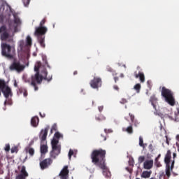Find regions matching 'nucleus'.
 Listing matches in <instances>:
<instances>
[{"label": "nucleus", "instance_id": "1", "mask_svg": "<svg viewBox=\"0 0 179 179\" xmlns=\"http://www.w3.org/2000/svg\"><path fill=\"white\" fill-rule=\"evenodd\" d=\"M13 20L9 22L8 27L10 30L13 31V34H9L8 29L6 26L0 27V34L2 41L4 43H1V55L6 57L8 59H13L16 55V49H15V41L13 36L15 33L19 31V27L22 24V21L19 16L16 13H13Z\"/></svg>", "mask_w": 179, "mask_h": 179}, {"label": "nucleus", "instance_id": "2", "mask_svg": "<svg viewBox=\"0 0 179 179\" xmlns=\"http://www.w3.org/2000/svg\"><path fill=\"white\" fill-rule=\"evenodd\" d=\"M34 71L36 72L34 76H31V80H27V82L30 83L31 86L34 87V90H38V87H37V84L40 85L43 80H47L48 82H51L52 80V76H49L48 72L47 71V69L43 66L41 62H37L34 66Z\"/></svg>", "mask_w": 179, "mask_h": 179}, {"label": "nucleus", "instance_id": "3", "mask_svg": "<svg viewBox=\"0 0 179 179\" xmlns=\"http://www.w3.org/2000/svg\"><path fill=\"white\" fill-rule=\"evenodd\" d=\"M106 155H107L106 150H94L91 153V160L93 164L103 170V174L106 178H110L111 172H110L106 164Z\"/></svg>", "mask_w": 179, "mask_h": 179}, {"label": "nucleus", "instance_id": "4", "mask_svg": "<svg viewBox=\"0 0 179 179\" xmlns=\"http://www.w3.org/2000/svg\"><path fill=\"white\" fill-rule=\"evenodd\" d=\"M47 22V20L45 18H43L40 24L39 27H36L35 28V32L34 36L37 37L38 42L39 43L41 47L42 48H45V34L47 33V27H44V24H45V22Z\"/></svg>", "mask_w": 179, "mask_h": 179}, {"label": "nucleus", "instance_id": "5", "mask_svg": "<svg viewBox=\"0 0 179 179\" xmlns=\"http://www.w3.org/2000/svg\"><path fill=\"white\" fill-rule=\"evenodd\" d=\"M55 138H53L51 141L52 151L50 152L51 159H57V157L61 153V144H59V138H63L62 134L59 132H56L55 134Z\"/></svg>", "mask_w": 179, "mask_h": 179}, {"label": "nucleus", "instance_id": "6", "mask_svg": "<svg viewBox=\"0 0 179 179\" xmlns=\"http://www.w3.org/2000/svg\"><path fill=\"white\" fill-rule=\"evenodd\" d=\"M161 94L169 106H176V99L174 98V92L173 91L167 89L166 87H162Z\"/></svg>", "mask_w": 179, "mask_h": 179}, {"label": "nucleus", "instance_id": "7", "mask_svg": "<svg viewBox=\"0 0 179 179\" xmlns=\"http://www.w3.org/2000/svg\"><path fill=\"white\" fill-rule=\"evenodd\" d=\"M0 92H1L6 99H9V96L12 97V90L8 85V83L5 80L0 79Z\"/></svg>", "mask_w": 179, "mask_h": 179}, {"label": "nucleus", "instance_id": "8", "mask_svg": "<svg viewBox=\"0 0 179 179\" xmlns=\"http://www.w3.org/2000/svg\"><path fill=\"white\" fill-rule=\"evenodd\" d=\"M33 44V41L31 40V37L30 36H27L26 38V43H24V41L22 40L19 42V46L17 48V51L21 52H24L29 47H31V45Z\"/></svg>", "mask_w": 179, "mask_h": 179}, {"label": "nucleus", "instance_id": "9", "mask_svg": "<svg viewBox=\"0 0 179 179\" xmlns=\"http://www.w3.org/2000/svg\"><path fill=\"white\" fill-rule=\"evenodd\" d=\"M26 66L20 63V61L15 59L10 64V71H16V72H23Z\"/></svg>", "mask_w": 179, "mask_h": 179}, {"label": "nucleus", "instance_id": "10", "mask_svg": "<svg viewBox=\"0 0 179 179\" xmlns=\"http://www.w3.org/2000/svg\"><path fill=\"white\" fill-rule=\"evenodd\" d=\"M101 78L100 77H94L92 80H91L90 85L92 89H99V87H101Z\"/></svg>", "mask_w": 179, "mask_h": 179}, {"label": "nucleus", "instance_id": "11", "mask_svg": "<svg viewBox=\"0 0 179 179\" xmlns=\"http://www.w3.org/2000/svg\"><path fill=\"white\" fill-rule=\"evenodd\" d=\"M18 170H20V174H18L15 179H26L27 177H29V173L26 171V166H18Z\"/></svg>", "mask_w": 179, "mask_h": 179}, {"label": "nucleus", "instance_id": "12", "mask_svg": "<svg viewBox=\"0 0 179 179\" xmlns=\"http://www.w3.org/2000/svg\"><path fill=\"white\" fill-rule=\"evenodd\" d=\"M52 164V159L51 158H46L43 160H42L39 165L41 167V170H45L46 169H48L50 166Z\"/></svg>", "mask_w": 179, "mask_h": 179}, {"label": "nucleus", "instance_id": "13", "mask_svg": "<svg viewBox=\"0 0 179 179\" xmlns=\"http://www.w3.org/2000/svg\"><path fill=\"white\" fill-rule=\"evenodd\" d=\"M61 179H68L69 178V169H68V166H64V168L60 171L59 174Z\"/></svg>", "mask_w": 179, "mask_h": 179}, {"label": "nucleus", "instance_id": "14", "mask_svg": "<svg viewBox=\"0 0 179 179\" xmlns=\"http://www.w3.org/2000/svg\"><path fill=\"white\" fill-rule=\"evenodd\" d=\"M134 78L136 79H139L141 83H145V73L142 71H135Z\"/></svg>", "mask_w": 179, "mask_h": 179}, {"label": "nucleus", "instance_id": "15", "mask_svg": "<svg viewBox=\"0 0 179 179\" xmlns=\"http://www.w3.org/2000/svg\"><path fill=\"white\" fill-rule=\"evenodd\" d=\"M48 135V127L45 128L44 129H42L41 131V134L39 136V138L42 142H44L47 139V136Z\"/></svg>", "mask_w": 179, "mask_h": 179}, {"label": "nucleus", "instance_id": "16", "mask_svg": "<svg viewBox=\"0 0 179 179\" xmlns=\"http://www.w3.org/2000/svg\"><path fill=\"white\" fill-rule=\"evenodd\" d=\"M149 101H150V103H151L153 108L155 110H157V97H156V95H155V94L152 95L150 98Z\"/></svg>", "mask_w": 179, "mask_h": 179}, {"label": "nucleus", "instance_id": "17", "mask_svg": "<svg viewBox=\"0 0 179 179\" xmlns=\"http://www.w3.org/2000/svg\"><path fill=\"white\" fill-rule=\"evenodd\" d=\"M143 167L145 170H150L153 167V160H146L143 164Z\"/></svg>", "mask_w": 179, "mask_h": 179}, {"label": "nucleus", "instance_id": "18", "mask_svg": "<svg viewBox=\"0 0 179 179\" xmlns=\"http://www.w3.org/2000/svg\"><path fill=\"white\" fill-rule=\"evenodd\" d=\"M171 160V151L169 150L166 154L165 158H164V162L166 164V166L170 165Z\"/></svg>", "mask_w": 179, "mask_h": 179}, {"label": "nucleus", "instance_id": "19", "mask_svg": "<svg viewBox=\"0 0 179 179\" xmlns=\"http://www.w3.org/2000/svg\"><path fill=\"white\" fill-rule=\"evenodd\" d=\"M150 176H152V171H144L141 173V178H150Z\"/></svg>", "mask_w": 179, "mask_h": 179}, {"label": "nucleus", "instance_id": "20", "mask_svg": "<svg viewBox=\"0 0 179 179\" xmlns=\"http://www.w3.org/2000/svg\"><path fill=\"white\" fill-rule=\"evenodd\" d=\"M38 122L39 120L37 116L32 117L31 120V125H32V127H37V125H38Z\"/></svg>", "mask_w": 179, "mask_h": 179}, {"label": "nucleus", "instance_id": "21", "mask_svg": "<svg viewBox=\"0 0 179 179\" xmlns=\"http://www.w3.org/2000/svg\"><path fill=\"white\" fill-rule=\"evenodd\" d=\"M122 130L124 132H127V134H129L130 135L134 134V127H132L131 124L129 126H128L127 128H123Z\"/></svg>", "mask_w": 179, "mask_h": 179}, {"label": "nucleus", "instance_id": "22", "mask_svg": "<svg viewBox=\"0 0 179 179\" xmlns=\"http://www.w3.org/2000/svg\"><path fill=\"white\" fill-rule=\"evenodd\" d=\"M47 152H48V146H47V145H41V153L42 155H45Z\"/></svg>", "mask_w": 179, "mask_h": 179}, {"label": "nucleus", "instance_id": "23", "mask_svg": "<svg viewBox=\"0 0 179 179\" xmlns=\"http://www.w3.org/2000/svg\"><path fill=\"white\" fill-rule=\"evenodd\" d=\"M25 150L30 156H34V148L28 147L25 149Z\"/></svg>", "mask_w": 179, "mask_h": 179}, {"label": "nucleus", "instance_id": "24", "mask_svg": "<svg viewBox=\"0 0 179 179\" xmlns=\"http://www.w3.org/2000/svg\"><path fill=\"white\" fill-rule=\"evenodd\" d=\"M170 165H166V176H167V178H170L171 176V172L170 171Z\"/></svg>", "mask_w": 179, "mask_h": 179}, {"label": "nucleus", "instance_id": "25", "mask_svg": "<svg viewBox=\"0 0 179 179\" xmlns=\"http://www.w3.org/2000/svg\"><path fill=\"white\" fill-rule=\"evenodd\" d=\"M141 88V84L139 83L136 84L134 87V90H136V93H140Z\"/></svg>", "mask_w": 179, "mask_h": 179}, {"label": "nucleus", "instance_id": "26", "mask_svg": "<svg viewBox=\"0 0 179 179\" xmlns=\"http://www.w3.org/2000/svg\"><path fill=\"white\" fill-rule=\"evenodd\" d=\"M96 121H104L106 120V117L103 115H100L99 117H96Z\"/></svg>", "mask_w": 179, "mask_h": 179}, {"label": "nucleus", "instance_id": "27", "mask_svg": "<svg viewBox=\"0 0 179 179\" xmlns=\"http://www.w3.org/2000/svg\"><path fill=\"white\" fill-rule=\"evenodd\" d=\"M139 146H141V148H145V144H143V138L142 136L139 137Z\"/></svg>", "mask_w": 179, "mask_h": 179}, {"label": "nucleus", "instance_id": "28", "mask_svg": "<svg viewBox=\"0 0 179 179\" xmlns=\"http://www.w3.org/2000/svg\"><path fill=\"white\" fill-rule=\"evenodd\" d=\"M43 61L45 63V65H47V67L51 69V66L48 65V62L47 61V57H43Z\"/></svg>", "mask_w": 179, "mask_h": 179}, {"label": "nucleus", "instance_id": "29", "mask_svg": "<svg viewBox=\"0 0 179 179\" xmlns=\"http://www.w3.org/2000/svg\"><path fill=\"white\" fill-rule=\"evenodd\" d=\"M145 162V156H140L138 157V163H143Z\"/></svg>", "mask_w": 179, "mask_h": 179}, {"label": "nucleus", "instance_id": "30", "mask_svg": "<svg viewBox=\"0 0 179 179\" xmlns=\"http://www.w3.org/2000/svg\"><path fill=\"white\" fill-rule=\"evenodd\" d=\"M57 124H53L52 126V128H51V130H50V134H52V131H57Z\"/></svg>", "mask_w": 179, "mask_h": 179}, {"label": "nucleus", "instance_id": "31", "mask_svg": "<svg viewBox=\"0 0 179 179\" xmlns=\"http://www.w3.org/2000/svg\"><path fill=\"white\" fill-rule=\"evenodd\" d=\"M22 2L24 5V6H29L30 3V0H22Z\"/></svg>", "mask_w": 179, "mask_h": 179}, {"label": "nucleus", "instance_id": "32", "mask_svg": "<svg viewBox=\"0 0 179 179\" xmlns=\"http://www.w3.org/2000/svg\"><path fill=\"white\" fill-rule=\"evenodd\" d=\"M4 150H5L6 152H9V150H10V145L6 144Z\"/></svg>", "mask_w": 179, "mask_h": 179}, {"label": "nucleus", "instance_id": "33", "mask_svg": "<svg viewBox=\"0 0 179 179\" xmlns=\"http://www.w3.org/2000/svg\"><path fill=\"white\" fill-rule=\"evenodd\" d=\"M131 122H134L135 120V115H132L131 113H129Z\"/></svg>", "mask_w": 179, "mask_h": 179}, {"label": "nucleus", "instance_id": "34", "mask_svg": "<svg viewBox=\"0 0 179 179\" xmlns=\"http://www.w3.org/2000/svg\"><path fill=\"white\" fill-rule=\"evenodd\" d=\"M72 156H73V150H70L69 152V159L71 160Z\"/></svg>", "mask_w": 179, "mask_h": 179}, {"label": "nucleus", "instance_id": "35", "mask_svg": "<svg viewBox=\"0 0 179 179\" xmlns=\"http://www.w3.org/2000/svg\"><path fill=\"white\" fill-rule=\"evenodd\" d=\"M132 124H134V127H138L139 126V122L138 120H134V122H131Z\"/></svg>", "mask_w": 179, "mask_h": 179}, {"label": "nucleus", "instance_id": "36", "mask_svg": "<svg viewBox=\"0 0 179 179\" xmlns=\"http://www.w3.org/2000/svg\"><path fill=\"white\" fill-rule=\"evenodd\" d=\"M15 152H17V147L14 146L11 148V153H15Z\"/></svg>", "mask_w": 179, "mask_h": 179}, {"label": "nucleus", "instance_id": "37", "mask_svg": "<svg viewBox=\"0 0 179 179\" xmlns=\"http://www.w3.org/2000/svg\"><path fill=\"white\" fill-rule=\"evenodd\" d=\"M6 104H8L9 106H10V104H12V101H10V100H6L5 101H4V106H6Z\"/></svg>", "mask_w": 179, "mask_h": 179}, {"label": "nucleus", "instance_id": "38", "mask_svg": "<svg viewBox=\"0 0 179 179\" xmlns=\"http://www.w3.org/2000/svg\"><path fill=\"white\" fill-rule=\"evenodd\" d=\"M120 103H121V104H125L126 103H128V101H127V99H122L121 100H120Z\"/></svg>", "mask_w": 179, "mask_h": 179}, {"label": "nucleus", "instance_id": "39", "mask_svg": "<svg viewBox=\"0 0 179 179\" xmlns=\"http://www.w3.org/2000/svg\"><path fill=\"white\" fill-rule=\"evenodd\" d=\"M26 91H27V90L23 87L19 88L20 93H24V92H26Z\"/></svg>", "mask_w": 179, "mask_h": 179}, {"label": "nucleus", "instance_id": "40", "mask_svg": "<svg viewBox=\"0 0 179 179\" xmlns=\"http://www.w3.org/2000/svg\"><path fill=\"white\" fill-rule=\"evenodd\" d=\"M106 71H108V72H113V69L110 67V66H108L106 67Z\"/></svg>", "mask_w": 179, "mask_h": 179}, {"label": "nucleus", "instance_id": "41", "mask_svg": "<svg viewBox=\"0 0 179 179\" xmlns=\"http://www.w3.org/2000/svg\"><path fill=\"white\" fill-rule=\"evenodd\" d=\"M98 109H99V111H100V113H101V111L104 109V106H99Z\"/></svg>", "mask_w": 179, "mask_h": 179}, {"label": "nucleus", "instance_id": "42", "mask_svg": "<svg viewBox=\"0 0 179 179\" xmlns=\"http://www.w3.org/2000/svg\"><path fill=\"white\" fill-rule=\"evenodd\" d=\"M104 132H105L106 134H108V133H110V132H113V131H111V129H104Z\"/></svg>", "mask_w": 179, "mask_h": 179}, {"label": "nucleus", "instance_id": "43", "mask_svg": "<svg viewBox=\"0 0 179 179\" xmlns=\"http://www.w3.org/2000/svg\"><path fill=\"white\" fill-rule=\"evenodd\" d=\"M113 89H114L115 90H117V92H118V90H120V87H118V85H114V86H113Z\"/></svg>", "mask_w": 179, "mask_h": 179}, {"label": "nucleus", "instance_id": "44", "mask_svg": "<svg viewBox=\"0 0 179 179\" xmlns=\"http://www.w3.org/2000/svg\"><path fill=\"white\" fill-rule=\"evenodd\" d=\"M173 169H174V161L172 162L171 165L170 166L171 170H173Z\"/></svg>", "mask_w": 179, "mask_h": 179}, {"label": "nucleus", "instance_id": "45", "mask_svg": "<svg viewBox=\"0 0 179 179\" xmlns=\"http://www.w3.org/2000/svg\"><path fill=\"white\" fill-rule=\"evenodd\" d=\"M40 116L41 117V118H44L45 117V113H40Z\"/></svg>", "mask_w": 179, "mask_h": 179}, {"label": "nucleus", "instance_id": "46", "mask_svg": "<svg viewBox=\"0 0 179 179\" xmlns=\"http://www.w3.org/2000/svg\"><path fill=\"white\" fill-rule=\"evenodd\" d=\"M27 91H24V92H23V96L24 97H27Z\"/></svg>", "mask_w": 179, "mask_h": 179}, {"label": "nucleus", "instance_id": "47", "mask_svg": "<svg viewBox=\"0 0 179 179\" xmlns=\"http://www.w3.org/2000/svg\"><path fill=\"white\" fill-rule=\"evenodd\" d=\"M119 78L118 77H114L115 83H117L118 82Z\"/></svg>", "mask_w": 179, "mask_h": 179}, {"label": "nucleus", "instance_id": "48", "mask_svg": "<svg viewBox=\"0 0 179 179\" xmlns=\"http://www.w3.org/2000/svg\"><path fill=\"white\" fill-rule=\"evenodd\" d=\"M160 156H162L160 154L157 156V158H155V163H157V160H159Z\"/></svg>", "mask_w": 179, "mask_h": 179}, {"label": "nucleus", "instance_id": "49", "mask_svg": "<svg viewBox=\"0 0 179 179\" xmlns=\"http://www.w3.org/2000/svg\"><path fill=\"white\" fill-rule=\"evenodd\" d=\"M101 136L103 138V141H106L107 139V138H106V136L103 134H101Z\"/></svg>", "mask_w": 179, "mask_h": 179}, {"label": "nucleus", "instance_id": "50", "mask_svg": "<svg viewBox=\"0 0 179 179\" xmlns=\"http://www.w3.org/2000/svg\"><path fill=\"white\" fill-rule=\"evenodd\" d=\"M14 86L15 87H17V83L16 82V80H15L14 82Z\"/></svg>", "mask_w": 179, "mask_h": 179}, {"label": "nucleus", "instance_id": "51", "mask_svg": "<svg viewBox=\"0 0 179 179\" xmlns=\"http://www.w3.org/2000/svg\"><path fill=\"white\" fill-rule=\"evenodd\" d=\"M152 148H153V145H152V144H150V145H149V149H150V150H152Z\"/></svg>", "mask_w": 179, "mask_h": 179}, {"label": "nucleus", "instance_id": "52", "mask_svg": "<svg viewBox=\"0 0 179 179\" xmlns=\"http://www.w3.org/2000/svg\"><path fill=\"white\" fill-rule=\"evenodd\" d=\"M156 164H157V167H159V164H160V163L159 162V160H157V162H156Z\"/></svg>", "mask_w": 179, "mask_h": 179}, {"label": "nucleus", "instance_id": "53", "mask_svg": "<svg viewBox=\"0 0 179 179\" xmlns=\"http://www.w3.org/2000/svg\"><path fill=\"white\" fill-rule=\"evenodd\" d=\"M73 75H78V71H74Z\"/></svg>", "mask_w": 179, "mask_h": 179}, {"label": "nucleus", "instance_id": "54", "mask_svg": "<svg viewBox=\"0 0 179 179\" xmlns=\"http://www.w3.org/2000/svg\"><path fill=\"white\" fill-rule=\"evenodd\" d=\"M166 143L167 145H170V143H169V140L166 138Z\"/></svg>", "mask_w": 179, "mask_h": 179}, {"label": "nucleus", "instance_id": "55", "mask_svg": "<svg viewBox=\"0 0 179 179\" xmlns=\"http://www.w3.org/2000/svg\"><path fill=\"white\" fill-rule=\"evenodd\" d=\"M173 157H176L177 156V155L176 153H173Z\"/></svg>", "mask_w": 179, "mask_h": 179}, {"label": "nucleus", "instance_id": "56", "mask_svg": "<svg viewBox=\"0 0 179 179\" xmlns=\"http://www.w3.org/2000/svg\"><path fill=\"white\" fill-rule=\"evenodd\" d=\"M150 179H157V178H156L155 177H152Z\"/></svg>", "mask_w": 179, "mask_h": 179}, {"label": "nucleus", "instance_id": "57", "mask_svg": "<svg viewBox=\"0 0 179 179\" xmlns=\"http://www.w3.org/2000/svg\"><path fill=\"white\" fill-rule=\"evenodd\" d=\"M5 179H10L9 177H6Z\"/></svg>", "mask_w": 179, "mask_h": 179}, {"label": "nucleus", "instance_id": "58", "mask_svg": "<svg viewBox=\"0 0 179 179\" xmlns=\"http://www.w3.org/2000/svg\"><path fill=\"white\" fill-rule=\"evenodd\" d=\"M53 27H55V24H53Z\"/></svg>", "mask_w": 179, "mask_h": 179}, {"label": "nucleus", "instance_id": "59", "mask_svg": "<svg viewBox=\"0 0 179 179\" xmlns=\"http://www.w3.org/2000/svg\"><path fill=\"white\" fill-rule=\"evenodd\" d=\"M92 104H94V101H92Z\"/></svg>", "mask_w": 179, "mask_h": 179}, {"label": "nucleus", "instance_id": "60", "mask_svg": "<svg viewBox=\"0 0 179 179\" xmlns=\"http://www.w3.org/2000/svg\"><path fill=\"white\" fill-rule=\"evenodd\" d=\"M0 19H1V16H0Z\"/></svg>", "mask_w": 179, "mask_h": 179}]
</instances>
